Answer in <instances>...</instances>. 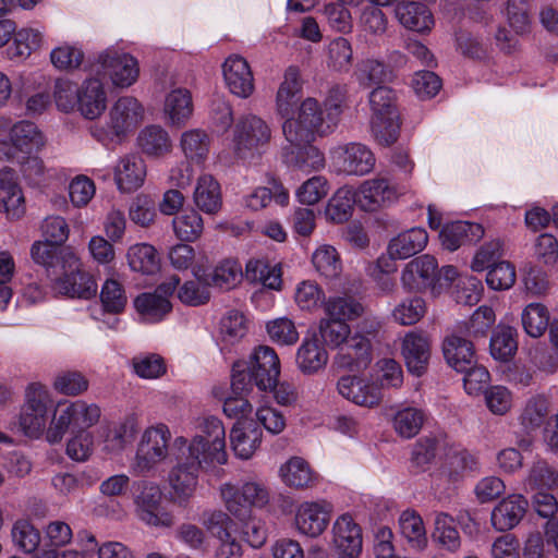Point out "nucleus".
<instances>
[{"label": "nucleus", "mask_w": 558, "mask_h": 558, "mask_svg": "<svg viewBox=\"0 0 558 558\" xmlns=\"http://www.w3.org/2000/svg\"><path fill=\"white\" fill-rule=\"evenodd\" d=\"M355 202L365 211H374L396 197L395 190L385 179L364 181L354 191Z\"/></svg>", "instance_id": "32"}, {"label": "nucleus", "mask_w": 558, "mask_h": 558, "mask_svg": "<svg viewBox=\"0 0 558 558\" xmlns=\"http://www.w3.org/2000/svg\"><path fill=\"white\" fill-rule=\"evenodd\" d=\"M354 204H356L354 190L342 186L329 198L325 208V217L332 223H343L352 216Z\"/></svg>", "instance_id": "45"}, {"label": "nucleus", "mask_w": 558, "mask_h": 558, "mask_svg": "<svg viewBox=\"0 0 558 558\" xmlns=\"http://www.w3.org/2000/svg\"><path fill=\"white\" fill-rule=\"evenodd\" d=\"M330 184L324 175H314L304 181L295 191L299 203L312 206L327 196Z\"/></svg>", "instance_id": "63"}, {"label": "nucleus", "mask_w": 558, "mask_h": 558, "mask_svg": "<svg viewBox=\"0 0 558 558\" xmlns=\"http://www.w3.org/2000/svg\"><path fill=\"white\" fill-rule=\"evenodd\" d=\"M331 159L339 172L354 175L369 173L375 167V156L364 144L348 143L331 150Z\"/></svg>", "instance_id": "17"}, {"label": "nucleus", "mask_w": 558, "mask_h": 558, "mask_svg": "<svg viewBox=\"0 0 558 558\" xmlns=\"http://www.w3.org/2000/svg\"><path fill=\"white\" fill-rule=\"evenodd\" d=\"M312 263L322 276L329 279L337 278L342 270L339 254L329 244H323L316 248L312 255Z\"/></svg>", "instance_id": "58"}, {"label": "nucleus", "mask_w": 558, "mask_h": 558, "mask_svg": "<svg viewBox=\"0 0 558 558\" xmlns=\"http://www.w3.org/2000/svg\"><path fill=\"white\" fill-rule=\"evenodd\" d=\"M180 146L189 161L199 165L203 163L208 156L210 137L203 130H189L182 133Z\"/></svg>", "instance_id": "48"}, {"label": "nucleus", "mask_w": 558, "mask_h": 558, "mask_svg": "<svg viewBox=\"0 0 558 558\" xmlns=\"http://www.w3.org/2000/svg\"><path fill=\"white\" fill-rule=\"evenodd\" d=\"M46 144L38 128L28 121L15 123L9 133V140L0 141V159L20 160L21 156L37 154Z\"/></svg>", "instance_id": "15"}, {"label": "nucleus", "mask_w": 558, "mask_h": 558, "mask_svg": "<svg viewBox=\"0 0 558 558\" xmlns=\"http://www.w3.org/2000/svg\"><path fill=\"white\" fill-rule=\"evenodd\" d=\"M222 74L229 90L241 98L254 92V76L248 62L239 54H232L222 64Z\"/></svg>", "instance_id": "21"}, {"label": "nucleus", "mask_w": 558, "mask_h": 558, "mask_svg": "<svg viewBox=\"0 0 558 558\" xmlns=\"http://www.w3.org/2000/svg\"><path fill=\"white\" fill-rule=\"evenodd\" d=\"M437 274V260L426 254L407 264L402 271L401 281L409 290H421L433 286Z\"/></svg>", "instance_id": "26"}, {"label": "nucleus", "mask_w": 558, "mask_h": 558, "mask_svg": "<svg viewBox=\"0 0 558 558\" xmlns=\"http://www.w3.org/2000/svg\"><path fill=\"white\" fill-rule=\"evenodd\" d=\"M196 434L189 440L180 436L174 439L175 449H182L205 465H225L228 462L226 429L216 416H205L196 425Z\"/></svg>", "instance_id": "3"}, {"label": "nucleus", "mask_w": 558, "mask_h": 558, "mask_svg": "<svg viewBox=\"0 0 558 558\" xmlns=\"http://www.w3.org/2000/svg\"><path fill=\"white\" fill-rule=\"evenodd\" d=\"M522 325L529 336L541 337L549 326L548 310L539 303L529 304L522 313Z\"/></svg>", "instance_id": "62"}, {"label": "nucleus", "mask_w": 558, "mask_h": 558, "mask_svg": "<svg viewBox=\"0 0 558 558\" xmlns=\"http://www.w3.org/2000/svg\"><path fill=\"white\" fill-rule=\"evenodd\" d=\"M401 352L408 371L416 376L425 373L430 357L429 338L421 331L405 333Z\"/></svg>", "instance_id": "23"}, {"label": "nucleus", "mask_w": 558, "mask_h": 558, "mask_svg": "<svg viewBox=\"0 0 558 558\" xmlns=\"http://www.w3.org/2000/svg\"><path fill=\"white\" fill-rule=\"evenodd\" d=\"M243 276L242 265L236 259L228 258L220 262L210 274L205 275L203 280L207 286L230 290L241 282ZM245 277L271 290H278L281 286L280 270L259 259L247 262Z\"/></svg>", "instance_id": "4"}, {"label": "nucleus", "mask_w": 558, "mask_h": 558, "mask_svg": "<svg viewBox=\"0 0 558 558\" xmlns=\"http://www.w3.org/2000/svg\"><path fill=\"white\" fill-rule=\"evenodd\" d=\"M144 108L134 97H120L109 110L107 128H96L93 135L101 143L108 144L116 137L121 138L136 129L143 121Z\"/></svg>", "instance_id": "10"}, {"label": "nucleus", "mask_w": 558, "mask_h": 558, "mask_svg": "<svg viewBox=\"0 0 558 558\" xmlns=\"http://www.w3.org/2000/svg\"><path fill=\"white\" fill-rule=\"evenodd\" d=\"M44 43L41 31L33 27L15 29L12 45L8 48L9 58L25 60L34 51L38 50Z\"/></svg>", "instance_id": "47"}, {"label": "nucleus", "mask_w": 558, "mask_h": 558, "mask_svg": "<svg viewBox=\"0 0 558 558\" xmlns=\"http://www.w3.org/2000/svg\"><path fill=\"white\" fill-rule=\"evenodd\" d=\"M193 199L199 210L208 215H216L222 206L219 182L210 174L201 175L196 182Z\"/></svg>", "instance_id": "38"}, {"label": "nucleus", "mask_w": 558, "mask_h": 558, "mask_svg": "<svg viewBox=\"0 0 558 558\" xmlns=\"http://www.w3.org/2000/svg\"><path fill=\"white\" fill-rule=\"evenodd\" d=\"M444 456L445 460L436 476L438 480L445 481L448 484L456 485L460 483L466 474L480 470L478 458L469 450L454 444H448Z\"/></svg>", "instance_id": "18"}, {"label": "nucleus", "mask_w": 558, "mask_h": 558, "mask_svg": "<svg viewBox=\"0 0 558 558\" xmlns=\"http://www.w3.org/2000/svg\"><path fill=\"white\" fill-rule=\"evenodd\" d=\"M221 500L227 511L235 519L243 521L251 517L248 504L243 497V487L233 483H225L219 488Z\"/></svg>", "instance_id": "56"}, {"label": "nucleus", "mask_w": 558, "mask_h": 558, "mask_svg": "<svg viewBox=\"0 0 558 558\" xmlns=\"http://www.w3.org/2000/svg\"><path fill=\"white\" fill-rule=\"evenodd\" d=\"M163 111L171 125L184 126L193 114V101L190 90L185 88L171 90L166 97Z\"/></svg>", "instance_id": "40"}, {"label": "nucleus", "mask_w": 558, "mask_h": 558, "mask_svg": "<svg viewBox=\"0 0 558 558\" xmlns=\"http://www.w3.org/2000/svg\"><path fill=\"white\" fill-rule=\"evenodd\" d=\"M63 275L53 282L56 293L70 298L89 299L97 292V284L90 275L81 269V260L70 246L61 252Z\"/></svg>", "instance_id": "11"}, {"label": "nucleus", "mask_w": 558, "mask_h": 558, "mask_svg": "<svg viewBox=\"0 0 558 558\" xmlns=\"http://www.w3.org/2000/svg\"><path fill=\"white\" fill-rule=\"evenodd\" d=\"M447 363L457 372H464L475 360L473 343L460 336H448L442 344Z\"/></svg>", "instance_id": "39"}, {"label": "nucleus", "mask_w": 558, "mask_h": 558, "mask_svg": "<svg viewBox=\"0 0 558 558\" xmlns=\"http://www.w3.org/2000/svg\"><path fill=\"white\" fill-rule=\"evenodd\" d=\"M396 93L387 86H377L368 95L371 129L380 145L389 146L399 136V113Z\"/></svg>", "instance_id": "6"}, {"label": "nucleus", "mask_w": 558, "mask_h": 558, "mask_svg": "<svg viewBox=\"0 0 558 558\" xmlns=\"http://www.w3.org/2000/svg\"><path fill=\"white\" fill-rule=\"evenodd\" d=\"M270 138L269 124L256 114L246 113L232 128L230 148L236 159L248 160L259 155Z\"/></svg>", "instance_id": "7"}, {"label": "nucleus", "mask_w": 558, "mask_h": 558, "mask_svg": "<svg viewBox=\"0 0 558 558\" xmlns=\"http://www.w3.org/2000/svg\"><path fill=\"white\" fill-rule=\"evenodd\" d=\"M263 433L252 422L236 421L230 432L234 454L243 460L251 459L262 444Z\"/></svg>", "instance_id": "33"}, {"label": "nucleus", "mask_w": 558, "mask_h": 558, "mask_svg": "<svg viewBox=\"0 0 558 558\" xmlns=\"http://www.w3.org/2000/svg\"><path fill=\"white\" fill-rule=\"evenodd\" d=\"M11 537L14 546L27 555H34L37 558V553L41 547V534L35 525L25 519L17 520L11 530Z\"/></svg>", "instance_id": "49"}, {"label": "nucleus", "mask_w": 558, "mask_h": 558, "mask_svg": "<svg viewBox=\"0 0 558 558\" xmlns=\"http://www.w3.org/2000/svg\"><path fill=\"white\" fill-rule=\"evenodd\" d=\"M282 158L287 166L304 173L319 171L325 167L324 154L311 143L290 144L283 148Z\"/></svg>", "instance_id": "29"}, {"label": "nucleus", "mask_w": 558, "mask_h": 558, "mask_svg": "<svg viewBox=\"0 0 558 558\" xmlns=\"http://www.w3.org/2000/svg\"><path fill=\"white\" fill-rule=\"evenodd\" d=\"M426 302L423 298L414 295L403 299L392 310V318L402 326H411L420 322L426 314Z\"/></svg>", "instance_id": "57"}, {"label": "nucleus", "mask_w": 558, "mask_h": 558, "mask_svg": "<svg viewBox=\"0 0 558 558\" xmlns=\"http://www.w3.org/2000/svg\"><path fill=\"white\" fill-rule=\"evenodd\" d=\"M337 389L343 398L366 408L378 405L383 398L380 389L375 384L359 376L340 377Z\"/></svg>", "instance_id": "22"}, {"label": "nucleus", "mask_w": 558, "mask_h": 558, "mask_svg": "<svg viewBox=\"0 0 558 558\" xmlns=\"http://www.w3.org/2000/svg\"><path fill=\"white\" fill-rule=\"evenodd\" d=\"M201 470L214 471L218 475L220 470L215 465H205L201 459L190 457L186 451L177 449L175 464L168 474V483L171 488L172 499L179 506H186L195 495L198 486Z\"/></svg>", "instance_id": "8"}, {"label": "nucleus", "mask_w": 558, "mask_h": 558, "mask_svg": "<svg viewBox=\"0 0 558 558\" xmlns=\"http://www.w3.org/2000/svg\"><path fill=\"white\" fill-rule=\"evenodd\" d=\"M428 242V234L424 228L415 227L392 238L387 247V254L392 258L407 259L422 252Z\"/></svg>", "instance_id": "36"}, {"label": "nucleus", "mask_w": 558, "mask_h": 558, "mask_svg": "<svg viewBox=\"0 0 558 558\" xmlns=\"http://www.w3.org/2000/svg\"><path fill=\"white\" fill-rule=\"evenodd\" d=\"M179 283L180 278L172 276L160 283L155 292L142 293L135 299L134 306L145 322L158 323L170 313L172 305L168 298Z\"/></svg>", "instance_id": "16"}, {"label": "nucleus", "mask_w": 558, "mask_h": 558, "mask_svg": "<svg viewBox=\"0 0 558 558\" xmlns=\"http://www.w3.org/2000/svg\"><path fill=\"white\" fill-rule=\"evenodd\" d=\"M26 211L25 197L19 184L16 172L10 167L0 169V213L15 220Z\"/></svg>", "instance_id": "20"}, {"label": "nucleus", "mask_w": 558, "mask_h": 558, "mask_svg": "<svg viewBox=\"0 0 558 558\" xmlns=\"http://www.w3.org/2000/svg\"><path fill=\"white\" fill-rule=\"evenodd\" d=\"M170 440L171 432L165 423H157L145 428L132 463L134 473L147 474L162 463L169 456Z\"/></svg>", "instance_id": "9"}, {"label": "nucleus", "mask_w": 558, "mask_h": 558, "mask_svg": "<svg viewBox=\"0 0 558 558\" xmlns=\"http://www.w3.org/2000/svg\"><path fill=\"white\" fill-rule=\"evenodd\" d=\"M434 541L450 553H456L461 547V537L456 527L454 519L445 512L435 515Z\"/></svg>", "instance_id": "54"}, {"label": "nucleus", "mask_w": 558, "mask_h": 558, "mask_svg": "<svg viewBox=\"0 0 558 558\" xmlns=\"http://www.w3.org/2000/svg\"><path fill=\"white\" fill-rule=\"evenodd\" d=\"M90 71L99 77L109 76L112 84L120 88L133 85L140 74L137 60L129 53L116 50H106L99 54Z\"/></svg>", "instance_id": "14"}, {"label": "nucleus", "mask_w": 558, "mask_h": 558, "mask_svg": "<svg viewBox=\"0 0 558 558\" xmlns=\"http://www.w3.org/2000/svg\"><path fill=\"white\" fill-rule=\"evenodd\" d=\"M402 536L413 548L423 549L427 544L426 530L422 517L414 510H404L399 517Z\"/></svg>", "instance_id": "52"}, {"label": "nucleus", "mask_w": 558, "mask_h": 558, "mask_svg": "<svg viewBox=\"0 0 558 558\" xmlns=\"http://www.w3.org/2000/svg\"><path fill=\"white\" fill-rule=\"evenodd\" d=\"M302 93V80L296 66H289L283 74L276 95V109L281 118L294 112Z\"/></svg>", "instance_id": "34"}, {"label": "nucleus", "mask_w": 558, "mask_h": 558, "mask_svg": "<svg viewBox=\"0 0 558 558\" xmlns=\"http://www.w3.org/2000/svg\"><path fill=\"white\" fill-rule=\"evenodd\" d=\"M280 375V361L276 351L268 345L256 347L248 359L240 360L232 366V391L247 393L256 386L260 391L274 387Z\"/></svg>", "instance_id": "2"}, {"label": "nucleus", "mask_w": 558, "mask_h": 558, "mask_svg": "<svg viewBox=\"0 0 558 558\" xmlns=\"http://www.w3.org/2000/svg\"><path fill=\"white\" fill-rule=\"evenodd\" d=\"M282 482L294 488L312 486L316 481V474L310 464L300 457H293L280 468Z\"/></svg>", "instance_id": "46"}, {"label": "nucleus", "mask_w": 558, "mask_h": 558, "mask_svg": "<svg viewBox=\"0 0 558 558\" xmlns=\"http://www.w3.org/2000/svg\"><path fill=\"white\" fill-rule=\"evenodd\" d=\"M332 534L333 543L341 553L349 558L360 555L363 544L362 529L350 513H343L336 519Z\"/></svg>", "instance_id": "24"}, {"label": "nucleus", "mask_w": 558, "mask_h": 558, "mask_svg": "<svg viewBox=\"0 0 558 558\" xmlns=\"http://www.w3.org/2000/svg\"><path fill=\"white\" fill-rule=\"evenodd\" d=\"M371 360V340L360 332H355L353 336L349 335L337 354L339 366L347 368H365Z\"/></svg>", "instance_id": "30"}, {"label": "nucleus", "mask_w": 558, "mask_h": 558, "mask_svg": "<svg viewBox=\"0 0 558 558\" xmlns=\"http://www.w3.org/2000/svg\"><path fill=\"white\" fill-rule=\"evenodd\" d=\"M362 304L352 296L330 298L325 303V312L328 317L341 319L347 323L353 320L363 314Z\"/></svg>", "instance_id": "60"}, {"label": "nucleus", "mask_w": 558, "mask_h": 558, "mask_svg": "<svg viewBox=\"0 0 558 558\" xmlns=\"http://www.w3.org/2000/svg\"><path fill=\"white\" fill-rule=\"evenodd\" d=\"M140 428L138 417L135 414L126 415L123 420L110 428L106 435V449L120 451L133 440Z\"/></svg>", "instance_id": "51"}, {"label": "nucleus", "mask_w": 558, "mask_h": 558, "mask_svg": "<svg viewBox=\"0 0 558 558\" xmlns=\"http://www.w3.org/2000/svg\"><path fill=\"white\" fill-rule=\"evenodd\" d=\"M146 178V163L135 154L123 156L114 167V181L121 192L138 190Z\"/></svg>", "instance_id": "27"}, {"label": "nucleus", "mask_w": 558, "mask_h": 558, "mask_svg": "<svg viewBox=\"0 0 558 558\" xmlns=\"http://www.w3.org/2000/svg\"><path fill=\"white\" fill-rule=\"evenodd\" d=\"M45 545L37 553V558H61V548L71 544L73 531L69 523L61 520L50 521L44 529Z\"/></svg>", "instance_id": "37"}, {"label": "nucleus", "mask_w": 558, "mask_h": 558, "mask_svg": "<svg viewBox=\"0 0 558 558\" xmlns=\"http://www.w3.org/2000/svg\"><path fill=\"white\" fill-rule=\"evenodd\" d=\"M328 362L325 347L314 336L305 338L296 352V365L304 374H314L324 368Z\"/></svg>", "instance_id": "43"}, {"label": "nucleus", "mask_w": 558, "mask_h": 558, "mask_svg": "<svg viewBox=\"0 0 558 558\" xmlns=\"http://www.w3.org/2000/svg\"><path fill=\"white\" fill-rule=\"evenodd\" d=\"M332 511V505L323 499L300 504L294 518L296 530L308 537L319 536L327 529Z\"/></svg>", "instance_id": "19"}, {"label": "nucleus", "mask_w": 558, "mask_h": 558, "mask_svg": "<svg viewBox=\"0 0 558 558\" xmlns=\"http://www.w3.org/2000/svg\"><path fill=\"white\" fill-rule=\"evenodd\" d=\"M484 229L480 223L469 221H454L446 225L439 234L442 246L456 251L460 246L481 240Z\"/></svg>", "instance_id": "35"}, {"label": "nucleus", "mask_w": 558, "mask_h": 558, "mask_svg": "<svg viewBox=\"0 0 558 558\" xmlns=\"http://www.w3.org/2000/svg\"><path fill=\"white\" fill-rule=\"evenodd\" d=\"M550 413V399L544 393L533 395L525 400L518 415V422L526 435L541 429Z\"/></svg>", "instance_id": "28"}, {"label": "nucleus", "mask_w": 558, "mask_h": 558, "mask_svg": "<svg viewBox=\"0 0 558 558\" xmlns=\"http://www.w3.org/2000/svg\"><path fill=\"white\" fill-rule=\"evenodd\" d=\"M425 418L426 414L422 409L403 407L393 414V429L400 437L410 439L418 434Z\"/></svg>", "instance_id": "50"}, {"label": "nucleus", "mask_w": 558, "mask_h": 558, "mask_svg": "<svg viewBox=\"0 0 558 558\" xmlns=\"http://www.w3.org/2000/svg\"><path fill=\"white\" fill-rule=\"evenodd\" d=\"M396 16L407 28L414 32L430 31L434 17L428 8L418 2H400L396 8Z\"/></svg>", "instance_id": "41"}, {"label": "nucleus", "mask_w": 558, "mask_h": 558, "mask_svg": "<svg viewBox=\"0 0 558 558\" xmlns=\"http://www.w3.org/2000/svg\"><path fill=\"white\" fill-rule=\"evenodd\" d=\"M100 414L97 404L83 400L59 403L46 430V439L49 444H57L62 440L68 429L76 433L87 432L98 423Z\"/></svg>", "instance_id": "5"}, {"label": "nucleus", "mask_w": 558, "mask_h": 558, "mask_svg": "<svg viewBox=\"0 0 558 558\" xmlns=\"http://www.w3.org/2000/svg\"><path fill=\"white\" fill-rule=\"evenodd\" d=\"M50 401L48 389L39 384L32 383L25 391V404L20 415V428L29 438H39L47 426L48 402Z\"/></svg>", "instance_id": "13"}, {"label": "nucleus", "mask_w": 558, "mask_h": 558, "mask_svg": "<svg viewBox=\"0 0 558 558\" xmlns=\"http://www.w3.org/2000/svg\"><path fill=\"white\" fill-rule=\"evenodd\" d=\"M77 110L89 120L98 118L107 107V94L99 77L83 82L77 92Z\"/></svg>", "instance_id": "25"}, {"label": "nucleus", "mask_w": 558, "mask_h": 558, "mask_svg": "<svg viewBox=\"0 0 558 558\" xmlns=\"http://www.w3.org/2000/svg\"><path fill=\"white\" fill-rule=\"evenodd\" d=\"M448 444L447 437L442 435L420 438L412 450V462L420 468L428 465L436 456L445 453Z\"/></svg>", "instance_id": "53"}, {"label": "nucleus", "mask_w": 558, "mask_h": 558, "mask_svg": "<svg viewBox=\"0 0 558 558\" xmlns=\"http://www.w3.org/2000/svg\"><path fill=\"white\" fill-rule=\"evenodd\" d=\"M137 145L148 157H163L172 150L169 133L160 125H147L137 136Z\"/></svg>", "instance_id": "42"}, {"label": "nucleus", "mask_w": 558, "mask_h": 558, "mask_svg": "<svg viewBox=\"0 0 558 558\" xmlns=\"http://www.w3.org/2000/svg\"><path fill=\"white\" fill-rule=\"evenodd\" d=\"M345 100V88L333 86L324 104L313 97L305 98L299 106L296 116L284 118L282 132L289 144H308L316 136H326L337 128Z\"/></svg>", "instance_id": "1"}, {"label": "nucleus", "mask_w": 558, "mask_h": 558, "mask_svg": "<svg viewBox=\"0 0 558 558\" xmlns=\"http://www.w3.org/2000/svg\"><path fill=\"white\" fill-rule=\"evenodd\" d=\"M126 259L133 271L143 275H153L160 268V258L157 250L148 243L131 245L126 252Z\"/></svg>", "instance_id": "44"}, {"label": "nucleus", "mask_w": 558, "mask_h": 558, "mask_svg": "<svg viewBox=\"0 0 558 558\" xmlns=\"http://www.w3.org/2000/svg\"><path fill=\"white\" fill-rule=\"evenodd\" d=\"M526 507L527 501L522 495H509L493 509L490 515L493 526L500 532L513 529L524 517Z\"/></svg>", "instance_id": "31"}, {"label": "nucleus", "mask_w": 558, "mask_h": 558, "mask_svg": "<svg viewBox=\"0 0 558 558\" xmlns=\"http://www.w3.org/2000/svg\"><path fill=\"white\" fill-rule=\"evenodd\" d=\"M220 337L226 343H234L242 339L247 332V320L243 313L231 310L227 312L219 326Z\"/></svg>", "instance_id": "64"}, {"label": "nucleus", "mask_w": 558, "mask_h": 558, "mask_svg": "<svg viewBox=\"0 0 558 558\" xmlns=\"http://www.w3.org/2000/svg\"><path fill=\"white\" fill-rule=\"evenodd\" d=\"M172 228L179 240L183 242H194L203 233L204 221L196 210L186 209L173 218Z\"/></svg>", "instance_id": "55"}, {"label": "nucleus", "mask_w": 558, "mask_h": 558, "mask_svg": "<svg viewBox=\"0 0 558 558\" xmlns=\"http://www.w3.org/2000/svg\"><path fill=\"white\" fill-rule=\"evenodd\" d=\"M526 485L531 490H551L558 487V470L545 460L534 462Z\"/></svg>", "instance_id": "59"}, {"label": "nucleus", "mask_w": 558, "mask_h": 558, "mask_svg": "<svg viewBox=\"0 0 558 558\" xmlns=\"http://www.w3.org/2000/svg\"><path fill=\"white\" fill-rule=\"evenodd\" d=\"M84 59L82 48L76 44L62 43L50 52L52 65L61 71L77 69Z\"/></svg>", "instance_id": "61"}, {"label": "nucleus", "mask_w": 558, "mask_h": 558, "mask_svg": "<svg viewBox=\"0 0 558 558\" xmlns=\"http://www.w3.org/2000/svg\"><path fill=\"white\" fill-rule=\"evenodd\" d=\"M133 505L136 518L146 525L170 527L173 524V517L162 506V492L156 483L137 482Z\"/></svg>", "instance_id": "12"}]
</instances>
